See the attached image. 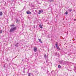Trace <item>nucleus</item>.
<instances>
[{"label":"nucleus","mask_w":76,"mask_h":76,"mask_svg":"<svg viewBox=\"0 0 76 76\" xmlns=\"http://www.w3.org/2000/svg\"><path fill=\"white\" fill-rule=\"evenodd\" d=\"M16 27H11L10 32H14L16 30Z\"/></svg>","instance_id":"nucleus-1"},{"label":"nucleus","mask_w":76,"mask_h":76,"mask_svg":"<svg viewBox=\"0 0 76 76\" xmlns=\"http://www.w3.org/2000/svg\"><path fill=\"white\" fill-rule=\"evenodd\" d=\"M56 47L57 50H60V49L59 48V46L57 45H56Z\"/></svg>","instance_id":"nucleus-2"},{"label":"nucleus","mask_w":76,"mask_h":76,"mask_svg":"<svg viewBox=\"0 0 76 76\" xmlns=\"http://www.w3.org/2000/svg\"><path fill=\"white\" fill-rule=\"evenodd\" d=\"M34 52H36L37 51V48L36 47L34 48Z\"/></svg>","instance_id":"nucleus-3"},{"label":"nucleus","mask_w":76,"mask_h":76,"mask_svg":"<svg viewBox=\"0 0 76 76\" xmlns=\"http://www.w3.org/2000/svg\"><path fill=\"white\" fill-rule=\"evenodd\" d=\"M18 44H19L18 43H16V44L15 45V47H18L19 46Z\"/></svg>","instance_id":"nucleus-4"},{"label":"nucleus","mask_w":76,"mask_h":76,"mask_svg":"<svg viewBox=\"0 0 76 76\" xmlns=\"http://www.w3.org/2000/svg\"><path fill=\"white\" fill-rule=\"evenodd\" d=\"M26 13H27V14H30H30H31V12L29 11L27 12Z\"/></svg>","instance_id":"nucleus-5"},{"label":"nucleus","mask_w":76,"mask_h":76,"mask_svg":"<svg viewBox=\"0 0 76 76\" xmlns=\"http://www.w3.org/2000/svg\"><path fill=\"white\" fill-rule=\"evenodd\" d=\"M64 61H60V63H61V64H63V63H64Z\"/></svg>","instance_id":"nucleus-6"},{"label":"nucleus","mask_w":76,"mask_h":76,"mask_svg":"<svg viewBox=\"0 0 76 76\" xmlns=\"http://www.w3.org/2000/svg\"><path fill=\"white\" fill-rule=\"evenodd\" d=\"M38 40H39L40 42H41V43H42V41H41V39H38Z\"/></svg>","instance_id":"nucleus-7"},{"label":"nucleus","mask_w":76,"mask_h":76,"mask_svg":"<svg viewBox=\"0 0 76 76\" xmlns=\"http://www.w3.org/2000/svg\"><path fill=\"white\" fill-rule=\"evenodd\" d=\"M10 26L11 27V28H13L12 27V26L13 27V26H15V25L14 24H12V25H11Z\"/></svg>","instance_id":"nucleus-8"},{"label":"nucleus","mask_w":76,"mask_h":76,"mask_svg":"<svg viewBox=\"0 0 76 76\" xmlns=\"http://www.w3.org/2000/svg\"><path fill=\"white\" fill-rule=\"evenodd\" d=\"M3 15V13L1 12H0V16H2Z\"/></svg>","instance_id":"nucleus-9"},{"label":"nucleus","mask_w":76,"mask_h":76,"mask_svg":"<svg viewBox=\"0 0 76 76\" xmlns=\"http://www.w3.org/2000/svg\"><path fill=\"white\" fill-rule=\"evenodd\" d=\"M44 57L45 58H47V55H46V54H45Z\"/></svg>","instance_id":"nucleus-10"},{"label":"nucleus","mask_w":76,"mask_h":76,"mask_svg":"<svg viewBox=\"0 0 76 76\" xmlns=\"http://www.w3.org/2000/svg\"><path fill=\"white\" fill-rule=\"evenodd\" d=\"M19 20H16V23H19Z\"/></svg>","instance_id":"nucleus-11"},{"label":"nucleus","mask_w":76,"mask_h":76,"mask_svg":"<svg viewBox=\"0 0 76 76\" xmlns=\"http://www.w3.org/2000/svg\"><path fill=\"white\" fill-rule=\"evenodd\" d=\"M38 14L40 15L41 14V10H39V11Z\"/></svg>","instance_id":"nucleus-12"},{"label":"nucleus","mask_w":76,"mask_h":76,"mask_svg":"<svg viewBox=\"0 0 76 76\" xmlns=\"http://www.w3.org/2000/svg\"><path fill=\"white\" fill-rule=\"evenodd\" d=\"M39 26L40 28H41L42 29V25H40Z\"/></svg>","instance_id":"nucleus-13"},{"label":"nucleus","mask_w":76,"mask_h":76,"mask_svg":"<svg viewBox=\"0 0 76 76\" xmlns=\"http://www.w3.org/2000/svg\"><path fill=\"white\" fill-rule=\"evenodd\" d=\"M3 32V31L2 30H0V34H1Z\"/></svg>","instance_id":"nucleus-14"},{"label":"nucleus","mask_w":76,"mask_h":76,"mask_svg":"<svg viewBox=\"0 0 76 76\" xmlns=\"http://www.w3.org/2000/svg\"><path fill=\"white\" fill-rule=\"evenodd\" d=\"M58 68H61V66H60V65H58Z\"/></svg>","instance_id":"nucleus-15"},{"label":"nucleus","mask_w":76,"mask_h":76,"mask_svg":"<svg viewBox=\"0 0 76 76\" xmlns=\"http://www.w3.org/2000/svg\"><path fill=\"white\" fill-rule=\"evenodd\" d=\"M65 14L66 15H67V14H68V12H65Z\"/></svg>","instance_id":"nucleus-16"},{"label":"nucleus","mask_w":76,"mask_h":76,"mask_svg":"<svg viewBox=\"0 0 76 76\" xmlns=\"http://www.w3.org/2000/svg\"><path fill=\"white\" fill-rule=\"evenodd\" d=\"M69 10V11L70 12H72V10L71 9Z\"/></svg>","instance_id":"nucleus-17"},{"label":"nucleus","mask_w":76,"mask_h":76,"mask_svg":"<svg viewBox=\"0 0 76 76\" xmlns=\"http://www.w3.org/2000/svg\"><path fill=\"white\" fill-rule=\"evenodd\" d=\"M41 13H42V12H43V10H41Z\"/></svg>","instance_id":"nucleus-18"},{"label":"nucleus","mask_w":76,"mask_h":76,"mask_svg":"<svg viewBox=\"0 0 76 76\" xmlns=\"http://www.w3.org/2000/svg\"><path fill=\"white\" fill-rule=\"evenodd\" d=\"M57 45V42H56V44H55V45H56H56Z\"/></svg>","instance_id":"nucleus-19"},{"label":"nucleus","mask_w":76,"mask_h":76,"mask_svg":"<svg viewBox=\"0 0 76 76\" xmlns=\"http://www.w3.org/2000/svg\"><path fill=\"white\" fill-rule=\"evenodd\" d=\"M50 1H53V0H50Z\"/></svg>","instance_id":"nucleus-20"},{"label":"nucleus","mask_w":76,"mask_h":76,"mask_svg":"<svg viewBox=\"0 0 76 76\" xmlns=\"http://www.w3.org/2000/svg\"><path fill=\"white\" fill-rule=\"evenodd\" d=\"M76 19H74V20L75 21V20H76Z\"/></svg>","instance_id":"nucleus-21"},{"label":"nucleus","mask_w":76,"mask_h":76,"mask_svg":"<svg viewBox=\"0 0 76 76\" xmlns=\"http://www.w3.org/2000/svg\"><path fill=\"white\" fill-rule=\"evenodd\" d=\"M75 70H76V67H75Z\"/></svg>","instance_id":"nucleus-22"},{"label":"nucleus","mask_w":76,"mask_h":76,"mask_svg":"<svg viewBox=\"0 0 76 76\" xmlns=\"http://www.w3.org/2000/svg\"><path fill=\"white\" fill-rule=\"evenodd\" d=\"M22 61H23V60H22Z\"/></svg>","instance_id":"nucleus-23"},{"label":"nucleus","mask_w":76,"mask_h":76,"mask_svg":"<svg viewBox=\"0 0 76 76\" xmlns=\"http://www.w3.org/2000/svg\"><path fill=\"white\" fill-rule=\"evenodd\" d=\"M46 61V62H47V61Z\"/></svg>","instance_id":"nucleus-24"},{"label":"nucleus","mask_w":76,"mask_h":76,"mask_svg":"<svg viewBox=\"0 0 76 76\" xmlns=\"http://www.w3.org/2000/svg\"><path fill=\"white\" fill-rule=\"evenodd\" d=\"M59 45L60 46V45Z\"/></svg>","instance_id":"nucleus-25"}]
</instances>
